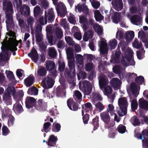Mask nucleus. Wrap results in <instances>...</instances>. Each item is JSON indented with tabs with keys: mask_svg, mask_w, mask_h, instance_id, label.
<instances>
[{
	"mask_svg": "<svg viewBox=\"0 0 148 148\" xmlns=\"http://www.w3.org/2000/svg\"><path fill=\"white\" fill-rule=\"evenodd\" d=\"M59 68L58 69L60 72L63 71L65 68V64L64 62L61 60H59L58 62Z\"/></svg>",
	"mask_w": 148,
	"mask_h": 148,
	"instance_id": "obj_61",
	"label": "nucleus"
},
{
	"mask_svg": "<svg viewBox=\"0 0 148 148\" xmlns=\"http://www.w3.org/2000/svg\"><path fill=\"white\" fill-rule=\"evenodd\" d=\"M94 16L97 21H99L103 19V17L98 10H96L94 12Z\"/></svg>",
	"mask_w": 148,
	"mask_h": 148,
	"instance_id": "obj_45",
	"label": "nucleus"
},
{
	"mask_svg": "<svg viewBox=\"0 0 148 148\" xmlns=\"http://www.w3.org/2000/svg\"><path fill=\"white\" fill-rule=\"evenodd\" d=\"M51 125V123L49 122L45 123L43 125V129L42 130V131L45 132L46 133L49 131V126Z\"/></svg>",
	"mask_w": 148,
	"mask_h": 148,
	"instance_id": "obj_60",
	"label": "nucleus"
},
{
	"mask_svg": "<svg viewBox=\"0 0 148 148\" xmlns=\"http://www.w3.org/2000/svg\"><path fill=\"white\" fill-rule=\"evenodd\" d=\"M138 37L142 41L147 40L148 33L146 32L143 30H140L138 32Z\"/></svg>",
	"mask_w": 148,
	"mask_h": 148,
	"instance_id": "obj_32",
	"label": "nucleus"
},
{
	"mask_svg": "<svg viewBox=\"0 0 148 148\" xmlns=\"http://www.w3.org/2000/svg\"><path fill=\"white\" fill-rule=\"evenodd\" d=\"M3 9L5 11L6 20V23L7 29L8 27L14 25L13 17L12 14L14 12L13 6L10 2L7 1L6 0H3Z\"/></svg>",
	"mask_w": 148,
	"mask_h": 148,
	"instance_id": "obj_5",
	"label": "nucleus"
},
{
	"mask_svg": "<svg viewBox=\"0 0 148 148\" xmlns=\"http://www.w3.org/2000/svg\"><path fill=\"white\" fill-rule=\"evenodd\" d=\"M93 84L89 81L84 80L79 84V87L84 92V95H89L91 93L92 88Z\"/></svg>",
	"mask_w": 148,
	"mask_h": 148,
	"instance_id": "obj_9",
	"label": "nucleus"
},
{
	"mask_svg": "<svg viewBox=\"0 0 148 148\" xmlns=\"http://www.w3.org/2000/svg\"><path fill=\"white\" fill-rule=\"evenodd\" d=\"M111 14H112L111 17L113 23L117 24L120 20V15L117 12H114L112 9H111L110 12Z\"/></svg>",
	"mask_w": 148,
	"mask_h": 148,
	"instance_id": "obj_24",
	"label": "nucleus"
},
{
	"mask_svg": "<svg viewBox=\"0 0 148 148\" xmlns=\"http://www.w3.org/2000/svg\"><path fill=\"white\" fill-rule=\"evenodd\" d=\"M47 103L41 99H39L36 102L35 106V108L40 111H43L47 109Z\"/></svg>",
	"mask_w": 148,
	"mask_h": 148,
	"instance_id": "obj_14",
	"label": "nucleus"
},
{
	"mask_svg": "<svg viewBox=\"0 0 148 148\" xmlns=\"http://www.w3.org/2000/svg\"><path fill=\"white\" fill-rule=\"evenodd\" d=\"M22 101L16 102L13 106V110L16 114H19L23 111V110L21 106Z\"/></svg>",
	"mask_w": 148,
	"mask_h": 148,
	"instance_id": "obj_27",
	"label": "nucleus"
},
{
	"mask_svg": "<svg viewBox=\"0 0 148 148\" xmlns=\"http://www.w3.org/2000/svg\"><path fill=\"white\" fill-rule=\"evenodd\" d=\"M77 75L78 79L79 80L81 79H85L87 76L86 73L84 71H80L79 73H77Z\"/></svg>",
	"mask_w": 148,
	"mask_h": 148,
	"instance_id": "obj_57",
	"label": "nucleus"
},
{
	"mask_svg": "<svg viewBox=\"0 0 148 148\" xmlns=\"http://www.w3.org/2000/svg\"><path fill=\"white\" fill-rule=\"evenodd\" d=\"M48 53L49 56L51 58H55L57 54L56 50L53 47L49 48Z\"/></svg>",
	"mask_w": 148,
	"mask_h": 148,
	"instance_id": "obj_37",
	"label": "nucleus"
},
{
	"mask_svg": "<svg viewBox=\"0 0 148 148\" xmlns=\"http://www.w3.org/2000/svg\"><path fill=\"white\" fill-rule=\"evenodd\" d=\"M7 89L10 90L11 95H13L14 99L16 102L21 101V98L24 95L22 91L20 90L16 91L14 87H8Z\"/></svg>",
	"mask_w": 148,
	"mask_h": 148,
	"instance_id": "obj_11",
	"label": "nucleus"
},
{
	"mask_svg": "<svg viewBox=\"0 0 148 148\" xmlns=\"http://www.w3.org/2000/svg\"><path fill=\"white\" fill-rule=\"evenodd\" d=\"M82 108L83 110H82V115H83V111H85L86 112L91 111L92 109V106L91 103L89 102H88L85 103L84 106H82Z\"/></svg>",
	"mask_w": 148,
	"mask_h": 148,
	"instance_id": "obj_42",
	"label": "nucleus"
},
{
	"mask_svg": "<svg viewBox=\"0 0 148 148\" xmlns=\"http://www.w3.org/2000/svg\"><path fill=\"white\" fill-rule=\"evenodd\" d=\"M61 126L58 123H53V124L52 131L54 132H58L60 130Z\"/></svg>",
	"mask_w": 148,
	"mask_h": 148,
	"instance_id": "obj_49",
	"label": "nucleus"
},
{
	"mask_svg": "<svg viewBox=\"0 0 148 148\" xmlns=\"http://www.w3.org/2000/svg\"><path fill=\"white\" fill-rule=\"evenodd\" d=\"M13 4L14 7L17 8L18 11L16 14V18L18 21L20 26H22L24 21L23 20L20 18L23 15L25 16L29 15L30 13L29 8L27 6L25 5L23 7H21L22 4L21 0H13Z\"/></svg>",
	"mask_w": 148,
	"mask_h": 148,
	"instance_id": "obj_4",
	"label": "nucleus"
},
{
	"mask_svg": "<svg viewBox=\"0 0 148 148\" xmlns=\"http://www.w3.org/2000/svg\"><path fill=\"white\" fill-rule=\"evenodd\" d=\"M138 139L142 140L143 147V148H148V129H145L140 134L137 136Z\"/></svg>",
	"mask_w": 148,
	"mask_h": 148,
	"instance_id": "obj_10",
	"label": "nucleus"
},
{
	"mask_svg": "<svg viewBox=\"0 0 148 148\" xmlns=\"http://www.w3.org/2000/svg\"><path fill=\"white\" fill-rule=\"evenodd\" d=\"M124 34L123 32L120 31L118 30L116 33V38L119 40H121L123 38Z\"/></svg>",
	"mask_w": 148,
	"mask_h": 148,
	"instance_id": "obj_59",
	"label": "nucleus"
},
{
	"mask_svg": "<svg viewBox=\"0 0 148 148\" xmlns=\"http://www.w3.org/2000/svg\"><path fill=\"white\" fill-rule=\"evenodd\" d=\"M2 113V116L3 117H8L11 115V110L8 107H6L3 108L0 107Z\"/></svg>",
	"mask_w": 148,
	"mask_h": 148,
	"instance_id": "obj_30",
	"label": "nucleus"
},
{
	"mask_svg": "<svg viewBox=\"0 0 148 148\" xmlns=\"http://www.w3.org/2000/svg\"><path fill=\"white\" fill-rule=\"evenodd\" d=\"M119 45L121 46L123 52L121 61L122 65L126 67L129 66L135 65V62L133 57V51L129 48L128 45L126 42L122 41L119 44L117 49L112 55V59L110 60L111 62L113 63H117L119 61V58L121 54Z\"/></svg>",
	"mask_w": 148,
	"mask_h": 148,
	"instance_id": "obj_1",
	"label": "nucleus"
},
{
	"mask_svg": "<svg viewBox=\"0 0 148 148\" xmlns=\"http://www.w3.org/2000/svg\"><path fill=\"white\" fill-rule=\"evenodd\" d=\"M130 88L132 93L129 94V96L131 108L133 111H134L138 108V103L136 98L139 94V88L135 83L133 82L130 84Z\"/></svg>",
	"mask_w": 148,
	"mask_h": 148,
	"instance_id": "obj_6",
	"label": "nucleus"
},
{
	"mask_svg": "<svg viewBox=\"0 0 148 148\" xmlns=\"http://www.w3.org/2000/svg\"><path fill=\"white\" fill-rule=\"evenodd\" d=\"M94 66L92 62L88 63L85 65V69L86 71H90L92 70Z\"/></svg>",
	"mask_w": 148,
	"mask_h": 148,
	"instance_id": "obj_52",
	"label": "nucleus"
},
{
	"mask_svg": "<svg viewBox=\"0 0 148 148\" xmlns=\"http://www.w3.org/2000/svg\"><path fill=\"white\" fill-rule=\"evenodd\" d=\"M53 33L55 36L58 38H61L63 35V32L61 29L59 27H57L54 29Z\"/></svg>",
	"mask_w": 148,
	"mask_h": 148,
	"instance_id": "obj_36",
	"label": "nucleus"
},
{
	"mask_svg": "<svg viewBox=\"0 0 148 148\" xmlns=\"http://www.w3.org/2000/svg\"><path fill=\"white\" fill-rule=\"evenodd\" d=\"M92 97L95 101H101L102 98L98 92H95L92 93Z\"/></svg>",
	"mask_w": 148,
	"mask_h": 148,
	"instance_id": "obj_51",
	"label": "nucleus"
},
{
	"mask_svg": "<svg viewBox=\"0 0 148 148\" xmlns=\"http://www.w3.org/2000/svg\"><path fill=\"white\" fill-rule=\"evenodd\" d=\"M145 50L142 49L136 52V54L138 59L139 60H142L145 57Z\"/></svg>",
	"mask_w": 148,
	"mask_h": 148,
	"instance_id": "obj_44",
	"label": "nucleus"
},
{
	"mask_svg": "<svg viewBox=\"0 0 148 148\" xmlns=\"http://www.w3.org/2000/svg\"><path fill=\"white\" fill-rule=\"evenodd\" d=\"M67 104L70 109L73 111L77 110L78 106L77 102L73 101L72 99H69L67 101Z\"/></svg>",
	"mask_w": 148,
	"mask_h": 148,
	"instance_id": "obj_23",
	"label": "nucleus"
},
{
	"mask_svg": "<svg viewBox=\"0 0 148 148\" xmlns=\"http://www.w3.org/2000/svg\"><path fill=\"white\" fill-rule=\"evenodd\" d=\"M75 56L76 64L82 65L84 63L83 56L80 54H76L75 55Z\"/></svg>",
	"mask_w": 148,
	"mask_h": 148,
	"instance_id": "obj_40",
	"label": "nucleus"
},
{
	"mask_svg": "<svg viewBox=\"0 0 148 148\" xmlns=\"http://www.w3.org/2000/svg\"><path fill=\"white\" fill-rule=\"evenodd\" d=\"M135 81L136 82L140 85L143 84L144 81V78L142 76H139L137 77L135 79Z\"/></svg>",
	"mask_w": 148,
	"mask_h": 148,
	"instance_id": "obj_64",
	"label": "nucleus"
},
{
	"mask_svg": "<svg viewBox=\"0 0 148 148\" xmlns=\"http://www.w3.org/2000/svg\"><path fill=\"white\" fill-rule=\"evenodd\" d=\"M45 19L48 20L49 22L52 23L55 19V15L53 9L51 8L49 9L47 11H45Z\"/></svg>",
	"mask_w": 148,
	"mask_h": 148,
	"instance_id": "obj_15",
	"label": "nucleus"
},
{
	"mask_svg": "<svg viewBox=\"0 0 148 148\" xmlns=\"http://www.w3.org/2000/svg\"><path fill=\"white\" fill-rule=\"evenodd\" d=\"M2 134L4 136H6L10 133V131L8 128L5 126H3L2 127Z\"/></svg>",
	"mask_w": 148,
	"mask_h": 148,
	"instance_id": "obj_62",
	"label": "nucleus"
},
{
	"mask_svg": "<svg viewBox=\"0 0 148 148\" xmlns=\"http://www.w3.org/2000/svg\"><path fill=\"white\" fill-rule=\"evenodd\" d=\"M107 110L108 113L109 112L111 115L113 114L114 113V107L112 104H110L108 105L107 106Z\"/></svg>",
	"mask_w": 148,
	"mask_h": 148,
	"instance_id": "obj_56",
	"label": "nucleus"
},
{
	"mask_svg": "<svg viewBox=\"0 0 148 148\" xmlns=\"http://www.w3.org/2000/svg\"><path fill=\"white\" fill-rule=\"evenodd\" d=\"M28 56L31 58L35 63L37 62L38 55L36 50L35 49H32L31 52L28 54Z\"/></svg>",
	"mask_w": 148,
	"mask_h": 148,
	"instance_id": "obj_31",
	"label": "nucleus"
},
{
	"mask_svg": "<svg viewBox=\"0 0 148 148\" xmlns=\"http://www.w3.org/2000/svg\"><path fill=\"white\" fill-rule=\"evenodd\" d=\"M93 28L100 38V41L98 42L99 49L100 53L102 54H106L107 52L108 49L107 44L106 42V40L104 38L101 37V36L103 34V28L98 24L96 23L93 26Z\"/></svg>",
	"mask_w": 148,
	"mask_h": 148,
	"instance_id": "obj_7",
	"label": "nucleus"
},
{
	"mask_svg": "<svg viewBox=\"0 0 148 148\" xmlns=\"http://www.w3.org/2000/svg\"><path fill=\"white\" fill-rule=\"evenodd\" d=\"M138 103L140 108L148 111V101L145 100L143 98H141L139 100Z\"/></svg>",
	"mask_w": 148,
	"mask_h": 148,
	"instance_id": "obj_29",
	"label": "nucleus"
},
{
	"mask_svg": "<svg viewBox=\"0 0 148 148\" xmlns=\"http://www.w3.org/2000/svg\"><path fill=\"white\" fill-rule=\"evenodd\" d=\"M125 68H123L122 66L120 65H117L114 66L112 68L113 72L116 74H120V77L121 79L124 78V74H123L122 71L125 70Z\"/></svg>",
	"mask_w": 148,
	"mask_h": 148,
	"instance_id": "obj_25",
	"label": "nucleus"
},
{
	"mask_svg": "<svg viewBox=\"0 0 148 148\" xmlns=\"http://www.w3.org/2000/svg\"><path fill=\"white\" fill-rule=\"evenodd\" d=\"M110 83L115 90L119 89L122 84L121 81L117 78H114L110 81Z\"/></svg>",
	"mask_w": 148,
	"mask_h": 148,
	"instance_id": "obj_18",
	"label": "nucleus"
},
{
	"mask_svg": "<svg viewBox=\"0 0 148 148\" xmlns=\"http://www.w3.org/2000/svg\"><path fill=\"white\" fill-rule=\"evenodd\" d=\"M101 120L106 124V128L108 129L113 126L112 121L110 120V118L108 112H104L100 114Z\"/></svg>",
	"mask_w": 148,
	"mask_h": 148,
	"instance_id": "obj_12",
	"label": "nucleus"
},
{
	"mask_svg": "<svg viewBox=\"0 0 148 148\" xmlns=\"http://www.w3.org/2000/svg\"><path fill=\"white\" fill-rule=\"evenodd\" d=\"M99 85L101 90H102L104 86L108 83L109 81L106 76L101 75L98 77Z\"/></svg>",
	"mask_w": 148,
	"mask_h": 148,
	"instance_id": "obj_21",
	"label": "nucleus"
},
{
	"mask_svg": "<svg viewBox=\"0 0 148 148\" xmlns=\"http://www.w3.org/2000/svg\"><path fill=\"white\" fill-rule=\"evenodd\" d=\"M9 119L8 120V124L9 127L12 126L14 124V119L12 116H9Z\"/></svg>",
	"mask_w": 148,
	"mask_h": 148,
	"instance_id": "obj_63",
	"label": "nucleus"
},
{
	"mask_svg": "<svg viewBox=\"0 0 148 148\" xmlns=\"http://www.w3.org/2000/svg\"><path fill=\"white\" fill-rule=\"evenodd\" d=\"M75 10L76 12H81L84 11L87 14L88 12V10L87 7L84 3L83 4L79 3L75 7Z\"/></svg>",
	"mask_w": 148,
	"mask_h": 148,
	"instance_id": "obj_28",
	"label": "nucleus"
},
{
	"mask_svg": "<svg viewBox=\"0 0 148 148\" xmlns=\"http://www.w3.org/2000/svg\"><path fill=\"white\" fill-rule=\"evenodd\" d=\"M57 140V137L54 135H52L50 136L48 142H46V143L49 146L56 147V143Z\"/></svg>",
	"mask_w": 148,
	"mask_h": 148,
	"instance_id": "obj_26",
	"label": "nucleus"
},
{
	"mask_svg": "<svg viewBox=\"0 0 148 148\" xmlns=\"http://www.w3.org/2000/svg\"><path fill=\"white\" fill-rule=\"evenodd\" d=\"M93 32L90 30H89L84 33L83 37V40L85 41H87L89 39H91L93 36Z\"/></svg>",
	"mask_w": 148,
	"mask_h": 148,
	"instance_id": "obj_38",
	"label": "nucleus"
},
{
	"mask_svg": "<svg viewBox=\"0 0 148 148\" xmlns=\"http://www.w3.org/2000/svg\"><path fill=\"white\" fill-rule=\"evenodd\" d=\"M124 76H125V78L128 82H129L132 81L134 79H135L137 77V75L134 73H128L126 74H124Z\"/></svg>",
	"mask_w": 148,
	"mask_h": 148,
	"instance_id": "obj_33",
	"label": "nucleus"
},
{
	"mask_svg": "<svg viewBox=\"0 0 148 148\" xmlns=\"http://www.w3.org/2000/svg\"><path fill=\"white\" fill-rule=\"evenodd\" d=\"M67 57L68 59V65L70 70V71L66 70L64 73L65 77L69 80L70 78H73L76 76L75 69V61L73 58V51L72 49L70 47L67 48L66 51Z\"/></svg>",
	"mask_w": 148,
	"mask_h": 148,
	"instance_id": "obj_3",
	"label": "nucleus"
},
{
	"mask_svg": "<svg viewBox=\"0 0 148 148\" xmlns=\"http://www.w3.org/2000/svg\"><path fill=\"white\" fill-rule=\"evenodd\" d=\"M5 73L7 77L10 80L12 81H14V80L15 78L12 72L10 71L6 70Z\"/></svg>",
	"mask_w": 148,
	"mask_h": 148,
	"instance_id": "obj_50",
	"label": "nucleus"
},
{
	"mask_svg": "<svg viewBox=\"0 0 148 148\" xmlns=\"http://www.w3.org/2000/svg\"><path fill=\"white\" fill-rule=\"evenodd\" d=\"M117 130L120 134H123L126 131V127L122 125H120L117 128Z\"/></svg>",
	"mask_w": 148,
	"mask_h": 148,
	"instance_id": "obj_55",
	"label": "nucleus"
},
{
	"mask_svg": "<svg viewBox=\"0 0 148 148\" xmlns=\"http://www.w3.org/2000/svg\"><path fill=\"white\" fill-rule=\"evenodd\" d=\"M66 85H61L56 88V95L57 97H66Z\"/></svg>",
	"mask_w": 148,
	"mask_h": 148,
	"instance_id": "obj_16",
	"label": "nucleus"
},
{
	"mask_svg": "<svg viewBox=\"0 0 148 148\" xmlns=\"http://www.w3.org/2000/svg\"><path fill=\"white\" fill-rule=\"evenodd\" d=\"M7 90V92H5L3 95V102L7 105H11L12 103V99L10 94L11 93L10 90Z\"/></svg>",
	"mask_w": 148,
	"mask_h": 148,
	"instance_id": "obj_19",
	"label": "nucleus"
},
{
	"mask_svg": "<svg viewBox=\"0 0 148 148\" xmlns=\"http://www.w3.org/2000/svg\"><path fill=\"white\" fill-rule=\"evenodd\" d=\"M134 32L132 31H128L126 33V39L127 42L130 41L134 38Z\"/></svg>",
	"mask_w": 148,
	"mask_h": 148,
	"instance_id": "obj_41",
	"label": "nucleus"
},
{
	"mask_svg": "<svg viewBox=\"0 0 148 148\" xmlns=\"http://www.w3.org/2000/svg\"><path fill=\"white\" fill-rule=\"evenodd\" d=\"M132 46L135 48L138 49L141 47L142 44L140 42H139L138 39L136 38L132 43Z\"/></svg>",
	"mask_w": 148,
	"mask_h": 148,
	"instance_id": "obj_53",
	"label": "nucleus"
},
{
	"mask_svg": "<svg viewBox=\"0 0 148 148\" xmlns=\"http://www.w3.org/2000/svg\"><path fill=\"white\" fill-rule=\"evenodd\" d=\"M109 46L111 49H114L117 45L116 40L114 38L110 41L109 43Z\"/></svg>",
	"mask_w": 148,
	"mask_h": 148,
	"instance_id": "obj_46",
	"label": "nucleus"
},
{
	"mask_svg": "<svg viewBox=\"0 0 148 148\" xmlns=\"http://www.w3.org/2000/svg\"><path fill=\"white\" fill-rule=\"evenodd\" d=\"M25 83L27 87L32 85L34 82V77L30 75L24 80Z\"/></svg>",
	"mask_w": 148,
	"mask_h": 148,
	"instance_id": "obj_39",
	"label": "nucleus"
},
{
	"mask_svg": "<svg viewBox=\"0 0 148 148\" xmlns=\"http://www.w3.org/2000/svg\"><path fill=\"white\" fill-rule=\"evenodd\" d=\"M46 67L47 70L51 71L55 68V63L52 61L48 60L46 62Z\"/></svg>",
	"mask_w": 148,
	"mask_h": 148,
	"instance_id": "obj_35",
	"label": "nucleus"
},
{
	"mask_svg": "<svg viewBox=\"0 0 148 148\" xmlns=\"http://www.w3.org/2000/svg\"><path fill=\"white\" fill-rule=\"evenodd\" d=\"M47 71L44 67H39L37 70L38 75L40 77H43L46 75L47 74Z\"/></svg>",
	"mask_w": 148,
	"mask_h": 148,
	"instance_id": "obj_43",
	"label": "nucleus"
},
{
	"mask_svg": "<svg viewBox=\"0 0 148 148\" xmlns=\"http://www.w3.org/2000/svg\"><path fill=\"white\" fill-rule=\"evenodd\" d=\"M111 3L113 8L117 11L121 10L123 8L122 0H112Z\"/></svg>",
	"mask_w": 148,
	"mask_h": 148,
	"instance_id": "obj_17",
	"label": "nucleus"
},
{
	"mask_svg": "<svg viewBox=\"0 0 148 148\" xmlns=\"http://www.w3.org/2000/svg\"><path fill=\"white\" fill-rule=\"evenodd\" d=\"M142 18L138 15H133L131 19V22L133 24L139 26L142 25Z\"/></svg>",
	"mask_w": 148,
	"mask_h": 148,
	"instance_id": "obj_20",
	"label": "nucleus"
},
{
	"mask_svg": "<svg viewBox=\"0 0 148 148\" xmlns=\"http://www.w3.org/2000/svg\"><path fill=\"white\" fill-rule=\"evenodd\" d=\"M130 121L134 126L138 125L140 123L138 118L136 116H133L130 119Z\"/></svg>",
	"mask_w": 148,
	"mask_h": 148,
	"instance_id": "obj_48",
	"label": "nucleus"
},
{
	"mask_svg": "<svg viewBox=\"0 0 148 148\" xmlns=\"http://www.w3.org/2000/svg\"><path fill=\"white\" fill-rule=\"evenodd\" d=\"M92 123L94 126V130H97L99 127V123L98 122V118L95 117L92 120Z\"/></svg>",
	"mask_w": 148,
	"mask_h": 148,
	"instance_id": "obj_54",
	"label": "nucleus"
},
{
	"mask_svg": "<svg viewBox=\"0 0 148 148\" xmlns=\"http://www.w3.org/2000/svg\"><path fill=\"white\" fill-rule=\"evenodd\" d=\"M57 1H58V0H57ZM57 3V2L56 5L54 4L53 3V4L55 5L56 11L58 14L59 13H60L62 11H64L66 8L64 4L62 3H58V5H56Z\"/></svg>",
	"mask_w": 148,
	"mask_h": 148,
	"instance_id": "obj_34",
	"label": "nucleus"
},
{
	"mask_svg": "<svg viewBox=\"0 0 148 148\" xmlns=\"http://www.w3.org/2000/svg\"><path fill=\"white\" fill-rule=\"evenodd\" d=\"M36 102V100L34 97H27L25 102L26 107L28 109L32 108L34 106Z\"/></svg>",
	"mask_w": 148,
	"mask_h": 148,
	"instance_id": "obj_22",
	"label": "nucleus"
},
{
	"mask_svg": "<svg viewBox=\"0 0 148 148\" xmlns=\"http://www.w3.org/2000/svg\"><path fill=\"white\" fill-rule=\"evenodd\" d=\"M7 34L10 37L7 41H4L2 43L1 49L2 52L0 53V61L2 60H7L10 52L13 50H17L16 47L18 46V43L22 42L21 40L18 41L17 40L15 32L10 31Z\"/></svg>",
	"mask_w": 148,
	"mask_h": 148,
	"instance_id": "obj_2",
	"label": "nucleus"
},
{
	"mask_svg": "<svg viewBox=\"0 0 148 148\" xmlns=\"http://www.w3.org/2000/svg\"><path fill=\"white\" fill-rule=\"evenodd\" d=\"M54 81L51 78L47 77L42 80V86L44 88H51L54 85Z\"/></svg>",
	"mask_w": 148,
	"mask_h": 148,
	"instance_id": "obj_13",
	"label": "nucleus"
},
{
	"mask_svg": "<svg viewBox=\"0 0 148 148\" xmlns=\"http://www.w3.org/2000/svg\"><path fill=\"white\" fill-rule=\"evenodd\" d=\"M65 38L66 42L69 45H73L75 44L74 41L70 36H66Z\"/></svg>",
	"mask_w": 148,
	"mask_h": 148,
	"instance_id": "obj_58",
	"label": "nucleus"
},
{
	"mask_svg": "<svg viewBox=\"0 0 148 148\" xmlns=\"http://www.w3.org/2000/svg\"><path fill=\"white\" fill-rule=\"evenodd\" d=\"M38 92V90L35 87H32L28 89L27 92L29 95H36Z\"/></svg>",
	"mask_w": 148,
	"mask_h": 148,
	"instance_id": "obj_47",
	"label": "nucleus"
},
{
	"mask_svg": "<svg viewBox=\"0 0 148 148\" xmlns=\"http://www.w3.org/2000/svg\"><path fill=\"white\" fill-rule=\"evenodd\" d=\"M118 104L119 106L116 107V111L119 115L122 116L126 115L128 105L126 98L123 97L119 99Z\"/></svg>",
	"mask_w": 148,
	"mask_h": 148,
	"instance_id": "obj_8",
	"label": "nucleus"
}]
</instances>
